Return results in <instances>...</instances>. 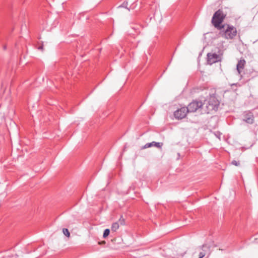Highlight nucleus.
Masks as SVG:
<instances>
[{
	"label": "nucleus",
	"mask_w": 258,
	"mask_h": 258,
	"mask_svg": "<svg viewBox=\"0 0 258 258\" xmlns=\"http://www.w3.org/2000/svg\"><path fill=\"white\" fill-rule=\"evenodd\" d=\"M225 15L223 14V11L219 9L214 14L212 19V23L214 26L217 28L218 30L222 29L224 27H225L226 24L221 25V24L222 23L225 18Z\"/></svg>",
	"instance_id": "nucleus-1"
},
{
	"label": "nucleus",
	"mask_w": 258,
	"mask_h": 258,
	"mask_svg": "<svg viewBox=\"0 0 258 258\" xmlns=\"http://www.w3.org/2000/svg\"><path fill=\"white\" fill-rule=\"evenodd\" d=\"M220 35L227 39H232L237 35L236 28L233 26L226 24L225 27L219 29Z\"/></svg>",
	"instance_id": "nucleus-2"
},
{
	"label": "nucleus",
	"mask_w": 258,
	"mask_h": 258,
	"mask_svg": "<svg viewBox=\"0 0 258 258\" xmlns=\"http://www.w3.org/2000/svg\"><path fill=\"white\" fill-rule=\"evenodd\" d=\"M219 105V102L214 95L210 96L207 101L206 107L207 108V113H209L213 110H216Z\"/></svg>",
	"instance_id": "nucleus-3"
},
{
	"label": "nucleus",
	"mask_w": 258,
	"mask_h": 258,
	"mask_svg": "<svg viewBox=\"0 0 258 258\" xmlns=\"http://www.w3.org/2000/svg\"><path fill=\"white\" fill-rule=\"evenodd\" d=\"M203 105L202 101L195 100L189 103L186 108L188 109V112H194L201 108Z\"/></svg>",
	"instance_id": "nucleus-4"
},
{
	"label": "nucleus",
	"mask_w": 258,
	"mask_h": 258,
	"mask_svg": "<svg viewBox=\"0 0 258 258\" xmlns=\"http://www.w3.org/2000/svg\"><path fill=\"white\" fill-rule=\"evenodd\" d=\"M187 112H188L186 107H183L176 110L174 112V115L176 119H181L186 116Z\"/></svg>",
	"instance_id": "nucleus-5"
},
{
	"label": "nucleus",
	"mask_w": 258,
	"mask_h": 258,
	"mask_svg": "<svg viewBox=\"0 0 258 258\" xmlns=\"http://www.w3.org/2000/svg\"><path fill=\"white\" fill-rule=\"evenodd\" d=\"M221 58L219 55L214 53H208L207 54V62L209 64H212L219 61H220Z\"/></svg>",
	"instance_id": "nucleus-6"
},
{
	"label": "nucleus",
	"mask_w": 258,
	"mask_h": 258,
	"mask_svg": "<svg viewBox=\"0 0 258 258\" xmlns=\"http://www.w3.org/2000/svg\"><path fill=\"white\" fill-rule=\"evenodd\" d=\"M163 146L162 143L152 142L151 143H148L146 144L144 146L141 147V149H145L146 148H150L152 147H156L158 148H161Z\"/></svg>",
	"instance_id": "nucleus-7"
},
{
	"label": "nucleus",
	"mask_w": 258,
	"mask_h": 258,
	"mask_svg": "<svg viewBox=\"0 0 258 258\" xmlns=\"http://www.w3.org/2000/svg\"><path fill=\"white\" fill-rule=\"evenodd\" d=\"M243 120L247 123L252 124L254 121V116L250 112H245Z\"/></svg>",
	"instance_id": "nucleus-8"
},
{
	"label": "nucleus",
	"mask_w": 258,
	"mask_h": 258,
	"mask_svg": "<svg viewBox=\"0 0 258 258\" xmlns=\"http://www.w3.org/2000/svg\"><path fill=\"white\" fill-rule=\"evenodd\" d=\"M200 248L202 251L200 252L199 258H203L206 255L207 252L209 251L210 247L207 244H203Z\"/></svg>",
	"instance_id": "nucleus-9"
},
{
	"label": "nucleus",
	"mask_w": 258,
	"mask_h": 258,
	"mask_svg": "<svg viewBox=\"0 0 258 258\" xmlns=\"http://www.w3.org/2000/svg\"><path fill=\"white\" fill-rule=\"evenodd\" d=\"M245 60L244 59H240L238 61L237 66L236 69L238 73V74L241 76V72L242 70L244 69V66L245 64Z\"/></svg>",
	"instance_id": "nucleus-10"
},
{
	"label": "nucleus",
	"mask_w": 258,
	"mask_h": 258,
	"mask_svg": "<svg viewBox=\"0 0 258 258\" xmlns=\"http://www.w3.org/2000/svg\"><path fill=\"white\" fill-rule=\"evenodd\" d=\"M119 227V224L118 223V222H116L112 224L111 229L112 231L115 232L117 229H118Z\"/></svg>",
	"instance_id": "nucleus-11"
},
{
	"label": "nucleus",
	"mask_w": 258,
	"mask_h": 258,
	"mask_svg": "<svg viewBox=\"0 0 258 258\" xmlns=\"http://www.w3.org/2000/svg\"><path fill=\"white\" fill-rule=\"evenodd\" d=\"M118 223L121 225H123L125 224V220L123 218L122 216H121L120 218L118 220V221L117 222Z\"/></svg>",
	"instance_id": "nucleus-12"
},
{
	"label": "nucleus",
	"mask_w": 258,
	"mask_h": 258,
	"mask_svg": "<svg viewBox=\"0 0 258 258\" xmlns=\"http://www.w3.org/2000/svg\"><path fill=\"white\" fill-rule=\"evenodd\" d=\"M62 232L66 236H67V237H70V233L68 229L63 228L62 229Z\"/></svg>",
	"instance_id": "nucleus-13"
},
{
	"label": "nucleus",
	"mask_w": 258,
	"mask_h": 258,
	"mask_svg": "<svg viewBox=\"0 0 258 258\" xmlns=\"http://www.w3.org/2000/svg\"><path fill=\"white\" fill-rule=\"evenodd\" d=\"M109 233H110V230L109 229H106L104 231V233H103V237L104 238H105L107 236H108V235L109 234Z\"/></svg>",
	"instance_id": "nucleus-14"
},
{
	"label": "nucleus",
	"mask_w": 258,
	"mask_h": 258,
	"mask_svg": "<svg viewBox=\"0 0 258 258\" xmlns=\"http://www.w3.org/2000/svg\"><path fill=\"white\" fill-rule=\"evenodd\" d=\"M232 164L235 165V166H238L240 165V163H239V161H237L236 160H233L231 162Z\"/></svg>",
	"instance_id": "nucleus-15"
},
{
	"label": "nucleus",
	"mask_w": 258,
	"mask_h": 258,
	"mask_svg": "<svg viewBox=\"0 0 258 258\" xmlns=\"http://www.w3.org/2000/svg\"><path fill=\"white\" fill-rule=\"evenodd\" d=\"M127 6V3L124 2L121 6H119V7H124L126 8Z\"/></svg>",
	"instance_id": "nucleus-16"
},
{
	"label": "nucleus",
	"mask_w": 258,
	"mask_h": 258,
	"mask_svg": "<svg viewBox=\"0 0 258 258\" xmlns=\"http://www.w3.org/2000/svg\"><path fill=\"white\" fill-rule=\"evenodd\" d=\"M38 49H39V50H41L42 51L43 50V45H41V46H39L38 47Z\"/></svg>",
	"instance_id": "nucleus-17"
},
{
	"label": "nucleus",
	"mask_w": 258,
	"mask_h": 258,
	"mask_svg": "<svg viewBox=\"0 0 258 258\" xmlns=\"http://www.w3.org/2000/svg\"><path fill=\"white\" fill-rule=\"evenodd\" d=\"M4 49H6V46H4Z\"/></svg>",
	"instance_id": "nucleus-18"
}]
</instances>
